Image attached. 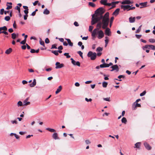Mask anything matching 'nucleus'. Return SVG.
I'll return each instance as SVG.
<instances>
[{
  "mask_svg": "<svg viewBox=\"0 0 155 155\" xmlns=\"http://www.w3.org/2000/svg\"><path fill=\"white\" fill-rule=\"evenodd\" d=\"M141 143L140 142H137L135 144V148H140V145Z\"/></svg>",
  "mask_w": 155,
  "mask_h": 155,
  "instance_id": "obj_21",
  "label": "nucleus"
},
{
  "mask_svg": "<svg viewBox=\"0 0 155 155\" xmlns=\"http://www.w3.org/2000/svg\"><path fill=\"white\" fill-rule=\"evenodd\" d=\"M7 28L6 26H4L3 27H0V31L2 30L7 31Z\"/></svg>",
  "mask_w": 155,
  "mask_h": 155,
  "instance_id": "obj_27",
  "label": "nucleus"
},
{
  "mask_svg": "<svg viewBox=\"0 0 155 155\" xmlns=\"http://www.w3.org/2000/svg\"><path fill=\"white\" fill-rule=\"evenodd\" d=\"M8 31L10 33H12V32L13 31V30L12 28H9V29H8Z\"/></svg>",
  "mask_w": 155,
  "mask_h": 155,
  "instance_id": "obj_64",
  "label": "nucleus"
},
{
  "mask_svg": "<svg viewBox=\"0 0 155 155\" xmlns=\"http://www.w3.org/2000/svg\"><path fill=\"white\" fill-rule=\"evenodd\" d=\"M135 19L136 18L135 17H130L129 18V22L130 23L134 22L135 21Z\"/></svg>",
  "mask_w": 155,
  "mask_h": 155,
  "instance_id": "obj_14",
  "label": "nucleus"
},
{
  "mask_svg": "<svg viewBox=\"0 0 155 155\" xmlns=\"http://www.w3.org/2000/svg\"><path fill=\"white\" fill-rule=\"evenodd\" d=\"M77 53L79 54L80 56L82 58H83V53L82 52H81V51H78Z\"/></svg>",
  "mask_w": 155,
  "mask_h": 155,
  "instance_id": "obj_42",
  "label": "nucleus"
},
{
  "mask_svg": "<svg viewBox=\"0 0 155 155\" xmlns=\"http://www.w3.org/2000/svg\"><path fill=\"white\" fill-rule=\"evenodd\" d=\"M85 100L87 102H91L92 101V99L91 98L88 99L87 98H85Z\"/></svg>",
  "mask_w": 155,
  "mask_h": 155,
  "instance_id": "obj_55",
  "label": "nucleus"
},
{
  "mask_svg": "<svg viewBox=\"0 0 155 155\" xmlns=\"http://www.w3.org/2000/svg\"><path fill=\"white\" fill-rule=\"evenodd\" d=\"M150 49L153 50H155V46L153 45H150Z\"/></svg>",
  "mask_w": 155,
  "mask_h": 155,
  "instance_id": "obj_40",
  "label": "nucleus"
},
{
  "mask_svg": "<svg viewBox=\"0 0 155 155\" xmlns=\"http://www.w3.org/2000/svg\"><path fill=\"white\" fill-rule=\"evenodd\" d=\"M149 41L151 43H154L155 42V40L154 39L150 38L149 39Z\"/></svg>",
  "mask_w": 155,
  "mask_h": 155,
  "instance_id": "obj_46",
  "label": "nucleus"
},
{
  "mask_svg": "<svg viewBox=\"0 0 155 155\" xmlns=\"http://www.w3.org/2000/svg\"><path fill=\"white\" fill-rule=\"evenodd\" d=\"M71 63L74 65H75V64H76V61L73 59L72 58H71Z\"/></svg>",
  "mask_w": 155,
  "mask_h": 155,
  "instance_id": "obj_44",
  "label": "nucleus"
},
{
  "mask_svg": "<svg viewBox=\"0 0 155 155\" xmlns=\"http://www.w3.org/2000/svg\"><path fill=\"white\" fill-rule=\"evenodd\" d=\"M147 2H141L139 3V5L141 6L140 8H145L147 6Z\"/></svg>",
  "mask_w": 155,
  "mask_h": 155,
  "instance_id": "obj_8",
  "label": "nucleus"
},
{
  "mask_svg": "<svg viewBox=\"0 0 155 155\" xmlns=\"http://www.w3.org/2000/svg\"><path fill=\"white\" fill-rule=\"evenodd\" d=\"M105 34L106 35L110 36L111 35V32L109 28H107L105 31Z\"/></svg>",
  "mask_w": 155,
  "mask_h": 155,
  "instance_id": "obj_7",
  "label": "nucleus"
},
{
  "mask_svg": "<svg viewBox=\"0 0 155 155\" xmlns=\"http://www.w3.org/2000/svg\"><path fill=\"white\" fill-rule=\"evenodd\" d=\"M64 55L66 56L67 58H69L71 57V56L69 55V53H65L64 54Z\"/></svg>",
  "mask_w": 155,
  "mask_h": 155,
  "instance_id": "obj_41",
  "label": "nucleus"
},
{
  "mask_svg": "<svg viewBox=\"0 0 155 155\" xmlns=\"http://www.w3.org/2000/svg\"><path fill=\"white\" fill-rule=\"evenodd\" d=\"M135 36L136 37L138 38L139 39L140 38V37L141 36V35H136Z\"/></svg>",
  "mask_w": 155,
  "mask_h": 155,
  "instance_id": "obj_63",
  "label": "nucleus"
},
{
  "mask_svg": "<svg viewBox=\"0 0 155 155\" xmlns=\"http://www.w3.org/2000/svg\"><path fill=\"white\" fill-rule=\"evenodd\" d=\"M7 5V7L6 8V9L7 10H9V9H10L12 8V5Z\"/></svg>",
  "mask_w": 155,
  "mask_h": 155,
  "instance_id": "obj_54",
  "label": "nucleus"
},
{
  "mask_svg": "<svg viewBox=\"0 0 155 155\" xmlns=\"http://www.w3.org/2000/svg\"><path fill=\"white\" fill-rule=\"evenodd\" d=\"M103 25L102 26V28L103 29H105L107 28V27L108 25L109 24H102Z\"/></svg>",
  "mask_w": 155,
  "mask_h": 155,
  "instance_id": "obj_31",
  "label": "nucleus"
},
{
  "mask_svg": "<svg viewBox=\"0 0 155 155\" xmlns=\"http://www.w3.org/2000/svg\"><path fill=\"white\" fill-rule=\"evenodd\" d=\"M93 28H94V27L92 26H91V25L90 26H89V31H92Z\"/></svg>",
  "mask_w": 155,
  "mask_h": 155,
  "instance_id": "obj_52",
  "label": "nucleus"
},
{
  "mask_svg": "<svg viewBox=\"0 0 155 155\" xmlns=\"http://www.w3.org/2000/svg\"><path fill=\"white\" fill-rule=\"evenodd\" d=\"M102 24V23L100 22L98 23L97 25V27L100 29L101 27Z\"/></svg>",
  "mask_w": 155,
  "mask_h": 155,
  "instance_id": "obj_24",
  "label": "nucleus"
},
{
  "mask_svg": "<svg viewBox=\"0 0 155 155\" xmlns=\"http://www.w3.org/2000/svg\"><path fill=\"white\" fill-rule=\"evenodd\" d=\"M75 65H77L79 67L80 66V63L79 61H78L76 62V64H75Z\"/></svg>",
  "mask_w": 155,
  "mask_h": 155,
  "instance_id": "obj_57",
  "label": "nucleus"
},
{
  "mask_svg": "<svg viewBox=\"0 0 155 155\" xmlns=\"http://www.w3.org/2000/svg\"><path fill=\"white\" fill-rule=\"evenodd\" d=\"M11 122L12 124H17V121L16 120H12Z\"/></svg>",
  "mask_w": 155,
  "mask_h": 155,
  "instance_id": "obj_60",
  "label": "nucleus"
},
{
  "mask_svg": "<svg viewBox=\"0 0 155 155\" xmlns=\"http://www.w3.org/2000/svg\"><path fill=\"white\" fill-rule=\"evenodd\" d=\"M120 7L121 8V9H123L124 11L127 10V11H129L130 10H129V9H130V7H131V6L128 5H121Z\"/></svg>",
  "mask_w": 155,
  "mask_h": 155,
  "instance_id": "obj_5",
  "label": "nucleus"
},
{
  "mask_svg": "<svg viewBox=\"0 0 155 155\" xmlns=\"http://www.w3.org/2000/svg\"><path fill=\"white\" fill-rule=\"evenodd\" d=\"M137 107L135 105V104H134V103L132 105V109L133 110H135L137 108Z\"/></svg>",
  "mask_w": 155,
  "mask_h": 155,
  "instance_id": "obj_48",
  "label": "nucleus"
},
{
  "mask_svg": "<svg viewBox=\"0 0 155 155\" xmlns=\"http://www.w3.org/2000/svg\"><path fill=\"white\" fill-rule=\"evenodd\" d=\"M29 98L27 97L23 101V105L25 106H27L30 104V102H28L27 101L28 100Z\"/></svg>",
  "mask_w": 155,
  "mask_h": 155,
  "instance_id": "obj_11",
  "label": "nucleus"
},
{
  "mask_svg": "<svg viewBox=\"0 0 155 155\" xmlns=\"http://www.w3.org/2000/svg\"><path fill=\"white\" fill-rule=\"evenodd\" d=\"M95 15V14H94L92 16V20L91 21V24L92 25H94L97 22V21H96L94 20V16Z\"/></svg>",
  "mask_w": 155,
  "mask_h": 155,
  "instance_id": "obj_15",
  "label": "nucleus"
},
{
  "mask_svg": "<svg viewBox=\"0 0 155 155\" xmlns=\"http://www.w3.org/2000/svg\"><path fill=\"white\" fill-rule=\"evenodd\" d=\"M50 13V11L47 9L46 8L43 12V14L45 15H48Z\"/></svg>",
  "mask_w": 155,
  "mask_h": 155,
  "instance_id": "obj_22",
  "label": "nucleus"
},
{
  "mask_svg": "<svg viewBox=\"0 0 155 155\" xmlns=\"http://www.w3.org/2000/svg\"><path fill=\"white\" fill-rule=\"evenodd\" d=\"M105 12V10L102 7H100L95 11V14L97 15H102Z\"/></svg>",
  "mask_w": 155,
  "mask_h": 155,
  "instance_id": "obj_2",
  "label": "nucleus"
},
{
  "mask_svg": "<svg viewBox=\"0 0 155 155\" xmlns=\"http://www.w3.org/2000/svg\"><path fill=\"white\" fill-rule=\"evenodd\" d=\"M146 48L150 49V45H147L143 47V50H145Z\"/></svg>",
  "mask_w": 155,
  "mask_h": 155,
  "instance_id": "obj_33",
  "label": "nucleus"
},
{
  "mask_svg": "<svg viewBox=\"0 0 155 155\" xmlns=\"http://www.w3.org/2000/svg\"><path fill=\"white\" fill-rule=\"evenodd\" d=\"M121 122L122 123L126 124L127 122V120L125 117H123L121 119Z\"/></svg>",
  "mask_w": 155,
  "mask_h": 155,
  "instance_id": "obj_28",
  "label": "nucleus"
},
{
  "mask_svg": "<svg viewBox=\"0 0 155 155\" xmlns=\"http://www.w3.org/2000/svg\"><path fill=\"white\" fill-rule=\"evenodd\" d=\"M120 9L119 8H117L113 13L112 15L115 16L117 15L120 11Z\"/></svg>",
  "mask_w": 155,
  "mask_h": 155,
  "instance_id": "obj_13",
  "label": "nucleus"
},
{
  "mask_svg": "<svg viewBox=\"0 0 155 155\" xmlns=\"http://www.w3.org/2000/svg\"><path fill=\"white\" fill-rule=\"evenodd\" d=\"M57 45L56 44H54L52 45L51 49H53V48L57 49V48L56 47Z\"/></svg>",
  "mask_w": 155,
  "mask_h": 155,
  "instance_id": "obj_45",
  "label": "nucleus"
},
{
  "mask_svg": "<svg viewBox=\"0 0 155 155\" xmlns=\"http://www.w3.org/2000/svg\"><path fill=\"white\" fill-rule=\"evenodd\" d=\"M144 145L145 147L148 150H150L151 149V147L146 142L144 143Z\"/></svg>",
  "mask_w": 155,
  "mask_h": 155,
  "instance_id": "obj_9",
  "label": "nucleus"
},
{
  "mask_svg": "<svg viewBox=\"0 0 155 155\" xmlns=\"http://www.w3.org/2000/svg\"><path fill=\"white\" fill-rule=\"evenodd\" d=\"M146 93V92L145 91H143L142 93L140 94V96H143Z\"/></svg>",
  "mask_w": 155,
  "mask_h": 155,
  "instance_id": "obj_47",
  "label": "nucleus"
},
{
  "mask_svg": "<svg viewBox=\"0 0 155 155\" xmlns=\"http://www.w3.org/2000/svg\"><path fill=\"white\" fill-rule=\"evenodd\" d=\"M26 41V40H24L20 42V44H21L25 45V44Z\"/></svg>",
  "mask_w": 155,
  "mask_h": 155,
  "instance_id": "obj_56",
  "label": "nucleus"
},
{
  "mask_svg": "<svg viewBox=\"0 0 155 155\" xmlns=\"http://www.w3.org/2000/svg\"><path fill=\"white\" fill-rule=\"evenodd\" d=\"M110 68H112V69L110 70V71H111L115 70L116 72H118L119 71V68L117 64H115L112 65L110 67Z\"/></svg>",
  "mask_w": 155,
  "mask_h": 155,
  "instance_id": "obj_6",
  "label": "nucleus"
},
{
  "mask_svg": "<svg viewBox=\"0 0 155 155\" xmlns=\"http://www.w3.org/2000/svg\"><path fill=\"white\" fill-rule=\"evenodd\" d=\"M74 25L76 27L78 26H79V25L78 24V22L77 21H75L74 22Z\"/></svg>",
  "mask_w": 155,
  "mask_h": 155,
  "instance_id": "obj_58",
  "label": "nucleus"
},
{
  "mask_svg": "<svg viewBox=\"0 0 155 155\" xmlns=\"http://www.w3.org/2000/svg\"><path fill=\"white\" fill-rule=\"evenodd\" d=\"M109 19L107 18H103L102 21V24H109Z\"/></svg>",
  "mask_w": 155,
  "mask_h": 155,
  "instance_id": "obj_10",
  "label": "nucleus"
},
{
  "mask_svg": "<svg viewBox=\"0 0 155 155\" xmlns=\"http://www.w3.org/2000/svg\"><path fill=\"white\" fill-rule=\"evenodd\" d=\"M61 89L62 86H60L56 91L55 94H57L59 93L61 91Z\"/></svg>",
  "mask_w": 155,
  "mask_h": 155,
  "instance_id": "obj_19",
  "label": "nucleus"
},
{
  "mask_svg": "<svg viewBox=\"0 0 155 155\" xmlns=\"http://www.w3.org/2000/svg\"><path fill=\"white\" fill-rule=\"evenodd\" d=\"M52 137L55 140L59 139V137H58V134L57 133H54L52 135Z\"/></svg>",
  "mask_w": 155,
  "mask_h": 155,
  "instance_id": "obj_12",
  "label": "nucleus"
},
{
  "mask_svg": "<svg viewBox=\"0 0 155 155\" xmlns=\"http://www.w3.org/2000/svg\"><path fill=\"white\" fill-rule=\"evenodd\" d=\"M141 26L142 25H141L139 27L138 29L136 31V33H138L141 31Z\"/></svg>",
  "mask_w": 155,
  "mask_h": 155,
  "instance_id": "obj_36",
  "label": "nucleus"
},
{
  "mask_svg": "<svg viewBox=\"0 0 155 155\" xmlns=\"http://www.w3.org/2000/svg\"><path fill=\"white\" fill-rule=\"evenodd\" d=\"M127 3H128L127 2V0L124 1L122 2H121V4L123 5L127 4Z\"/></svg>",
  "mask_w": 155,
  "mask_h": 155,
  "instance_id": "obj_62",
  "label": "nucleus"
},
{
  "mask_svg": "<svg viewBox=\"0 0 155 155\" xmlns=\"http://www.w3.org/2000/svg\"><path fill=\"white\" fill-rule=\"evenodd\" d=\"M97 33V32L94 31H93L91 34V36L93 37H95Z\"/></svg>",
  "mask_w": 155,
  "mask_h": 155,
  "instance_id": "obj_43",
  "label": "nucleus"
},
{
  "mask_svg": "<svg viewBox=\"0 0 155 155\" xmlns=\"http://www.w3.org/2000/svg\"><path fill=\"white\" fill-rule=\"evenodd\" d=\"M114 19V16L112 17L110 19V27H111V26L112 25V24L113 23V21Z\"/></svg>",
  "mask_w": 155,
  "mask_h": 155,
  "instance_id": "obj_26",
  "label": "nucleus"
},
{
  "mask_svg": "<svg viewBox=\"0 0 155 155\" xmlns=\"http://www.w3.org/2000/svg\"><path fill=\"white\" fill-rule=\"evenodd\" d=\"M107 2V0H101L100 1L101 4L105 5Z\"/></svg>",
  "mask_w": 155,
  "mask_h": 155,
  "instance_id": "obj_20",
  "label": "nucleus"
},
{
  "mask_svg": "<svg viewBox=\"0 0 155 155\" xmlns=\"http://www.w3.org/2000/svg\"><path fill=\"white\" fill-rule=\"evenodd\" d=\"M108 38L107 37H105L106 39L105 40V42L106 44H107L108 43L109 41L107 39Z\"/></svg>",
  "mask_w": 155,
  "mask_h": 155,
  "instance_id": "obj_50",
  "label": "nucleus"
},
{
  "mask_svg": "<svg viewBox=\"0 0 155 155\" xmlns=\"http://www.w3.org/2000/svg\"><path fill=\"white\" fill-rule=\"evenodd\" d=\"M12 51V49L11 48H9V49H7L5 52V53L7 54H10Z\"/></svg>",
  "mask_w": 155,
  "mask_h": 155,
  "instance_id": "obj_17",
  "label": "nucleus"
},
{
  "mask_svg": "<svg viewBox=\"0 0 155 155\" xmlns=\"http://www.w3.org/2000/svg\"><path fill=\"white\" fill-rule=\"evenodd\" d=\"M87 56L88 57L90 58L91 60H94L97 57V54L95 52L90 51L87 53Z\"/></svg>",
  "mask_w": 155,
  "mask_h": 155,
  "instance_id": "obj_1",
  "label": "nucleus"
},
{
  "mask_svg": "<svg viewBox=\"0 0 155 155\" xmlns=\"http://www.w3.org/2000/svg\"><path fill=\"white\" fill-rule=\"evenodd\" d=\"M17 105L18 107L22 106L23 105L22 102L21 101H19L18 102Z\"/></svg>",
  "mask_w": 155,
  "mask_h": 155,
  "instance_id": "obj_38",
  "label": "nucleus"
},
{
  "mask_svg": "<svg viewBox=\"0 0 155 155\" xmlns=\"http://www.w3.org/2000/svg\"><path fill=\"white\" fill-rule=\"evenodd\" d=\"M109 12H106L104 15L103 16V18H107L108 19H109Z\"/></svg>",
  "mask_w": 155,
  "mask_h": 155,
  "instance_id": "obj_23",
  "label": "nucleus"
},
{
  "mask_svg": "<svg viewBox=\"0 0 155 155\" xmlns=\"http://www.w3.org/2000/svg\"><path fill=\"white\" fill-rule=\"evenodd\" d=\"M65 39L67 41L68 45L72 47L73 46V43L71 41V40L69 39L65 38Z\"/></svg>",
  "mask_w": 155,
  "mask_h": 155,
  "instance_id": "obj_18",
  "label": "nucleus"
},
{
  "mask_svg": "<svg viewBox=\"0 0 155 155\" xmlns=\"http://www.w3.org/2000/svg\"><path fill=\"white\" fill-rule=\"evenodd\" d=\"M12 38L13 39H15L16 37V34L15 33H13L12 34Z\"/></svg>",
  "mask_w": 155,
  "mask_h": 155,
  "instance_id": "obj_32",
  "label": "nucleus"
},
{
  "mask_svg": "<svg viewBox=\"0 0 155 155\" xmlns=\"http://www.w3.org/2000/svg\"><path fill=\"white\" fill-rule=\"evenodd\" d=\"M107 84V83L106 82L104 81L102 82V86L104 87H106Z\"/></svg>",
  "mask_w": 155,
  "mask_h": 155,
  "instance_id": "obj_29",
  "label": "nucleus"
},
{
  "mask_svg": "<svg viewBox=\"0 0 155 155\" xmlns=\"http://www.w3.org/2000/svg\"><path fill=\"white\" fill-rule=\"evenodd\" d=\"M45 42L46 44H48L50 42L48 38H46L45 40Z\"/></svg>",
  "mask_w": 155,
  "mask_h": 155,
  "instance_id": "obj_53",
  "label": "nucleus"
},
{
  "mask_svg": "<svg viewBox=\"0 0 155 155\" xmlns=\"http://www.w3.org/2000/svg\"><path fill=\"white\" fill-rule=\"evenodd\" d=\"M56 69H59L61 68L64 67V65L63 64H61L60 62H57L55 64Z\"/></svg>",
  "mask_w": 155,
  "mask_h": 155,
  "instance_id": "obj_4",
  "label": "nucleus"
},
{
  "mask_svg": "<svg viewBox=\"0 0 155 155\" xmlns=\"http://www.w3.org/2000/svg\"><path fill=\"white\" fill-rule=\"evenodd\" d=\"M4 10L3 8L1 9L0 10V14L1 15H3L4 13Z\"/></svg>",
  "mask_w": 155,
  "mask_h": 155,
  "instance_id": "obj_49",
  "label": "nucleus"
},
{
  "mask_svg": "<svg viewBox=\"0 0 155 155\" xmlns=\"http://www.w3.org/2000/svg\"><path fill=\"white\" fill-rule=\"evenodd\" d=\"M46 130L51 132H54L55 131L54 129L49 128H46Z\"/></svg>",
  "mask_w": 155,
  "mask_h": 155,
  "instance_id": "obj_25",
  "label": "nucleus"
},
{
  "mask_svg": "<svg viewBox=\"0 0 155 155\" xmlns=\"http://www.w3.org/2000/svg\"><path fill=\"white\" fill-rule=\"evenodd\" d=\"M135 105L136 106V107H141V105L140 104L137 103H136V104H135Z\"/></svg>",
  "mask_w": 155,
  "mask_h": 155,
  "instance_id": "obj_61",
  "label": "nucleus"
},
{
  "mask_svg": "<svg viewBox=\"0 0 155 155\" xmlns=\"http://www.w3.org/2000/svg\"><path fill=\"white\" fill-rule=\"evenodd\" d=\"M10 19V17L8 16H6L5 18V20L7 21H9Z\"/></svg>",
  "mask_w": 155,
  "mask_h": 155,
  "instance_id": "obj_39",
  "label": "nucleus"
},
{
  "mask_svg": "<svg viewBox=\"0 0 155 155\" xmlns=\"http://www.w3.org/2000/svg\"><path fill=\"white\" fill-rule=\"evenodd\" d=\"M36 82L35 79H34L33 80V82L32 83L29 84V86L31 87H34L36 84Z\"/></svg>",
  "mask_w": 155,
  "mask_h": 155,
  "instance_id": "obj_16",
  "label": "nucleus"
},
{
  "mask_svg": "<svg viewBox=\"0 0 155 155\" xmlns=\"http://www.w3.org/2000/svg\"><path fill=\"white\" fill-rule=\"evenodd\" d=\"M98 36L97 38L98 39H101L103 38L104 36V34L103 31L100 30L97 31Z\"/></svg>",
  "mask_w": 155,
  "mask_h": 155,
  "instance_id": "obj_3",
  "label": "nucleus"
},
{
  "mask_svg": "<svg viewBox=\"0 0 155 155\" xmlns=\"http://www.w3.org/2000/svg\"><path fill=\"white\" fill-rule=\"evenodd\" d=\"M110 97H107V98H103V100L104 101H110Z\"/></svg>",
  "mask_w": 155,
  "mask_h": 155,
  "instance_id": "obj_51",
  "label": "nucleus"
},
{
  "mask_svg": "<svg viewBox=\"0 0 155 155\" xmlns=\"http://www.w3.org/2000/svg\"><path fill=\"white\" fill-rule=\"evenodd\" d=\"M24 12L25 15H28V9L25 10H24Z\"/></svg>",
  "mask_w": 155,
  "mask_h": 155,
  "instance_id": "obj_59",
  "label": "nucleus"
},
{
  "mask_svg": "<svg viewBox=\"0 0 155 155\" xmlns=\"http://www.w3.org/2000/svg\"><path fill=\"white\" fill-rule=\"evenodd\" d=\"M51 52L56 56L58 55L59 54L57 51H52Z\"/></svg>",
  "mask_w": 155,
  "mask_h": 155,
  "instance_id": "obj_34",
  "label": "nucleus"
},
{
  "mask_svg": "<svg viewBox=\"0 0 155 155\" xmlns=\"http://www.w3.org/2000/svg\"><path fill=\"white\" fill-rule=\"evenodd\" d=\"M88 5L89 6H91L92 7H95V5L92 2H89Z\"/></svg>",
  "mask_w": 155,
  "mask_h": 155,
  "instance_id": "obj_30",
  "label": "nucleus"
},
{
  "mask_svg": "<svg viewBox=\"0 0 155 155\" xmlns=\"http://www.w3.org/2000/svg\"><path fill=\"white\" fill-rule=\"evenodd\" d=\"M40 44L41 45L44 46L45 47V43L43 41H42L41 39V38H40Z\"/></svg>",
  "mask_w": 155,
  "mask_h": 155,
  "instance_id": "obj_35",
  "label": "nucleus"
},
{
  "mask_svg": "<svg viewBox=\"0 0 155 155\" xmlns=\"http://www.w3.org/2000/svg\"><path fill=\"white\" fill-rule=\"evenodd\" d=\"M103 50V48H102L99 47H97L96 49V51H101Z\"/></svg>",
  "mask_w": 155,
  "mask_h": 155,
  "instance_id": "obj_37",
  "label": "nucleus"
}]
</instances>
